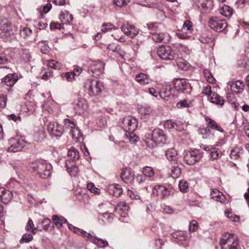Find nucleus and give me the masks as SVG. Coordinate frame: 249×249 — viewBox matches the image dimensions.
<instances>
[{
	"instance_id": "obj_1",
	"label": "nucleus",
	"mask_w": 249,
	"mask_h": 249,
	"mask_svg": "<svg viewBox=\"0 0 249 249\" xmlns=\"http://www.w3.org/2000/svg\"><path fill=\"white\" fill-rule=\"evenodd\" d=\"M146 146L150 149L156 147L158 144L164 143L166 139L164 132L160 129H155L152 133H146L143 137Z\"/></svg>"
},
{
	"instance_id": "obj_2",
	"label": "nucleus",
	"mask_w": 249,
	"mask_h": 249,
	"mask_svg": "<svg viewBox=\"0 0 249 249\" xmlns=\"http://www.w3.org/2000/svg\"><path fill=\"white\" fill-rule=\"evenodd\" d=\"M30 170L42 178H46L51 174L52 165L45 160H37L29 164Z\"/></svg>"
},
{
	"instance_id": "obj_3",
	"label": "nucleus",
	"mask_w": 249,
	"mask_h": 249,
	"mask_svg": "<svg viewBox=\"0 0 249 249\" xmlns=\"http://www.w3.org/2000/svg\"><path fill=\"white\" fill-rule=\"evenodd\" d=\"M238 244V239L236 235L228 232L225 233L219 241L221 249H237Z\"/></svg>"
},
{
	"instance_id": "obj_4",
	"label": "nucleus",
	"mask_w": 249,
	"mask_h": 249,
	"mask_svg": "<svg viewBox=\"0 0 249 249\" xmlns=\"http://www.w3.org/2000/svg\"><path fill=\"white\" fill-rule=\"evenodd\" d=\"M85 87L88 90L89 94L98 95L101 93L103 86L98 80L88 79L85 83Z\"/></svg>"
},
{
	"instance_id": "obj_5",
	"label": "nucleus",
	"mask_w": 249,
	"mask_h": 249,
	"mask_svg": "<svg viewBox=\"0 0 249 249\" xmlns=\"http://www.w3.org/2000/svg\"><path fill=\"white\" fill-rule=\"evenodd\" d=\"M158 56L162 59L171 60L176 58V54L169 46H161L157 50Z\"/></svg>"
},
{
	"instance_id": "obj_6",
	"label": "nucleus",
	"mask_w": 249,
	"mask_h": 249,
	"mask_svg": "<svg viewBox=\"0 0 249 249\" xmlns=\"http://www.w3.org/2000/svg\"><path fill=\"white\" fill-rule=\"evenodd\" d=\"M175 89L179 92L188 94L192 91L191 84L184 79H176L174 82Z\"/></svg>"
},
{
	"instance_id": "obj_7",
	"label": "nucleus",
	"mask_w": 249,
	"mask_h": 249,
	"mask_svg": "<svg viewBox=\"0 0 249 249\" xmlns=\"http://www.w3.org/2000/svg\"><path fill=\"white\" fill-rule=\"evenodd\" d=\"M211 29L216 32L223 31L227 26V23L225 19H219L216 17H212L208 22Z\"/></svg>"
},
{
	"instance_id": "obj_8",
	"label": "nucleus",
	"mask_w": 249,
	"mask_h": 249,
	"mask_svg": "<svg viewBox=\"0 0 249 249\" xmlns=\"http://www.w3.org/2000/svg\"><path fill=\"white\" fill-rule=\"evenodd\" d=\"M137 120L131 116L124 117L122 122V127L126 132H134L137 128Z\"/></svg>"
},
{
	"instance_id": "obj_9",
	"label": "nucleus",
	"mask_w": 249,
	"mask_h": 249,
	"mask_svg": "<svg viewBox=\"0 0 249 249\" xmlns=\"http://www.w3.org/2000/svg\"><path fill=\"white\" fill-rule=\"evenodd\" d=\"M201 159V155L198 151L192 150L186 152L184 155V161L188 165H193Z\"/></svg>"
},
{
	"instance_id": "obj_10",
	"label": "nucleus",
	"mask_w": 249,
	"mask_h": 249,
	"mask_svg": "<svg viewBox=\"0 0 249 249\" xmlns=\"http://www.w3.org/2000/svg\"><path fill=\"white\" fill-rule=\"evenodd\" d=\"M65 122L66 127H69L71 129V133L72 139L75 140V142H82L83 141V135L79 129L75 127L73 123L69 119L65 120Z\"/></svg>"
},
{
	"instance_id": "obj_11",
	"label": "nucleus",
	"mask_w": 249,
	"mask_h": 249,
	"mask_svg": "<svg viewBox=\"0 0 249 249\" xmlns=\"http://www.w3.org/2000/svg\"><path fill=\"white\" fill-rule=\"evenodd\" d=\"M105 65V63L102 61H94L90 64L89 70L91 71L93 77H98L103 73Z\"/></svg>"
},
{
	"instance_id": "obj_12",
	"label": "nucleus",
	"mask_w": 249,
	"mask_h": 249,
	"mask_svg": "<svg viewBox=\"0 0 249 249\" xmlns=\"http://www.w3.org/2000/svg\"><path fill=\"white\" fill-rule=\"evenodd\" d=\"M48 131L52 136L59 137L63 133V128L56 122H51L48 126Z\"/></svg>"
},
{
	"instance_id": "obj_13",
	"label": "nucleus",
	"mask_w": 249,
	"mask_h": 249,
	"mask_svg": "<svg viewBox=\"0 0 249 249\" xmlns=\"http://www.w3.org/2000/svg\"><path fill=\"white\" fill-rule=\"evenodd\" d=\"M153 193L161 199L168 198L170 196V191L163 185H156L153 190Z\"/></svg>"
},
{
	"instance_id": "obj_14",
	"label": "nucleus",
	"mask_w": 249,
	"mask_h": 249,
	"mask_svg": "<svg viewBox=\"0 0 249 249\" xmlns=\"http://www.w3.org/2000/svg\"><path fill=\"white\" fill-rule=\"evenodd\" d=\"M122 31L124 34L131 38L136 36L139 33V30L134 26L128 24H124L121 27Z\"/></svg>"
},
{
	"instance_id": "obj_15",
	"label": "nucleus",
	"mask_w": 249,
	"mask_h": 249,
	"mask_svg": "<svg viewBox=\"0 0 249 249\" xmlns=\"http://www.w3.org/2000/svg\"><path fill=\"white\" fill-rule=\"evenodd\" d=\"M120 177L124 182L129 183L134 180L135 174L130 168H125L121 173Z\"/></svg>"
},
{
	"instance_id": "obj_16",
	"label": "nucleus",
	"mask_w": 249,
	"mask_h": 249,
	"mask_svg": "<svg viewBox=\"0 0 249 249\" xmlns=\"http://www.w3.org/2000/svg\"><path fill=\"white\" fill-rule=\"evenodd\" d=\"M73 107L75 113L81 114L87 109L88 105L85 100L80 99H79L77 102L73 104Z\"/></svg>"
},
{
	"instance_id": "obj_17",
	"label": "nucleus",
	"mask_w": 249,
	"mask_h": 249,
	"mask_svg": "<svg viewBox=\"0 0 249 249\" xmlns=\"http://www.w3.org/2000/svg\"><path fill=\"white\" fill-rule=\"evenodd\" d=\"M152 38L156 42H167L170 40V36L166 33H157L151 32Z\"/></svg>"
},
{
	"instance_id": "obj_18",
	"label": "nucleus",
	"mask_w": 249,
	"mask_h": 249,
	"mask_svg": "<svg viewBox=\"0 0 249 249\" xmlns=\"http://www.w3.org/2000/svg\"><path fill=\"white\" fill-rule=\"evenodd\" d=\"M12 193L4 188H0V198L3 203H7L10 201L12 198Z\"/></svg>"
},
{
	"instance_id": "obj_19",
	"label": "nucleus",
	"mask_w": 249,
	"mask_h": 249,
	"mask_svg": "<svg viewBox=\"0 0 249 249\" xmlns=\"http://www.w3.org/2000/svg\"><path fill=\"white\" fill-rule=\"evenodd\" d=\"M230 86L232 91L236 93H240L243 91L245 85L243 81L238 80L231 82Z\"/></svg>"
},
{
	"instance_id": "obj_20",
	"label": "nucleus",
	"mask_w": 249,
	"mask_h": 249,
	"mask_svg": "<svg viewBox=\"0 0 249 249\" xmlns=\"http://www.w3.org/2000/svg\"><path fill=\"white\" fill-rule=\"evenodd\" d=\"M172 89V88L171 85L167 84L162 85L159 92L160 97L163 99L167 100V98L171 94Z\"/></svg>"
},
{
	"instance_id": "obj_21",
	"label": "nucleus",
	"mask_w": 249,
	"mask_h": 249,
	"mask_svg": "<svg viewBox=\"0 0 249 249\" xmlns=\"http://www.w3.org/2000/svg\"><path fill=\"white\" fill-rule=\"evenodd\" d=\"M167 159L175 164H178V156L177 151L174 148L168 149L165 153Z\"/></svg>"
},
{
	"instance_id": "obj_22",
	"label": "nucleus",
	"mask_w": 249,
	"mask_h": 249,
	"mask_svg": "<svg viewBox=\"0 0 249 249\" xmlns=\"http://www.w3.org/2000/svg\"><path fill=\"white\" fill-rule=\"evenodd\" d=\"M208 99L211 103L221 106H223L224 103V100L223 97L220 96L215 92H213L212 94L208 96Z\"/></svg>"
},
{
	"instance_id": "obj_23",
	"label": "nucleus",
	"mask_w": 249,
	"mask_h": 249,
	"mask_svg": "<svg viewBox=\"0 0 249 249\" xmlns=\"http://www.w3.org/2000/svg\"><path fill=\"white\" fill-rule=\"evenodd\" d=\"M88 240L90 241L92 243L95 244L97 246L100 248H105L108 246V243L106 240H103L101 238L95 237L91 234L88 239Z\"/></svg>"
},
{
	"instance_id": "obj_24",
	"label": "nucleus",
	"mask_w": 249,
	"mask_h": 249,
	"mask_svg": "<svg viewBox=\"0 0 249 249\" xmlns=\"http://www.w3.org/2000/svg\"><path fill=\"white\" fill-rule=\"evenodd\" d=\"M198 131L203 139L211 140L213 138L214 135L210 131L209 126H201Z\"/></svg>"
},
{
	"instance_id": "obj_25",
	"label": "nucleus",
	"mask_w": 249,
	"mask_h": 249,
	"mask_svg": "<svg viewBox=\"0 0 249 249\" xmlns=\"http://www.w3.org/2000/svg\"><path fill=\"white\" fill-rule=\"evenodd\" d=\"M108 190L110 194L116 197L119 196L123 193L121 186L119 184H110L108 186Z\"/></svg>"
},
{
	"instance_id": "obj_26",
	"label": "nucleus",
	"mask_w": 249,
	"mask_h": 249,
	"mask_svg": "<svg viewBox=\"0 0 249 249\" xmlns=\"http://www.w3.org/2000/svg\"><path fill=\"white\" fill-rule=\"evenodd\" d=\"M59 19L63 24H68L72 20L73 17L71 15L69 14L67 11H61L59 16Z\"/></svg>"
},
{
	"instance_id": "obj_27",
	"label": "nucleus",
	"mask_w": 249,
	"mask_h": 249,
	"mask_svg": "<svg viewBox=\"0 0 249 249\" xmlns=\"http://www.w3.org/2000/svg\"><path fill=\"white\" fill-rule=\"evenodd\" d=\"M73 161H66V165L67 167V170L68 172L71 175V176H75L78 172V169L77 167L73 165Z\"/></svg>"
},
{
	"instance_id": "obj_28",
	"label": "nucleus",
	"mask_w": 249,
	"mask_h": 249,
	"mask_svg": "<svg viewBox=\"0 0 249 249\" xmlns=\"http://www.w3.org/2000/svg\"><path fill=\"white\" fill-rule=\"evenodd\" d=\"M135 80L140 84L142 85L148 84L150 81L148 76L143 73L136 75Z\"/></svg>"
},
{
	"instance_id": "obj_29",
	"label": "nucleus",
	"mask_w": 249,
	"mask_h": 249,
	"mask_svg": "<svg viewBox=\"0 0 249 249\" xmlns=\"http://www.w3.org/2000/svg\"><path fill=\"white\" fill-rule=\"evenodd\" d=\"M52 220L57 228H61L64 224L67 223V220L63 217H59L57 215L53 216Z\"/></svg>"
},
{
	"instance_id": "obj_30",
	"label": "nucleus",
	"mask_w": 249,
	"mask_h": 249,
	"mask_svg": "<svg viewBox=\"0 0 249 249\" xmlns=\"http://www.w3.org/2000/svg\"><path fill=\"white\" fill-rule=\"evenodd\" d=\"M3 82L9 87H13L16 83V77L14 74H9L3 79Z\"/></svg>"
},
{
	"instance_id": "obj_31",
	"label": "nucleus",
	"mask_w": 249,
	"mask_h": 249,
	"mask_svg": "<svg viewBox=\"0 0 249 249\" xmlns=\"http://www.w3.org/2000/svg\"><path fill=\"white\" fill-rule=\"evenodd\" d=\"M46 132L44 128L39 129L35 134L34 139L36 142H41L46 138Z\"/></svg>"
},
{
	"instance_id": "obj_32",
	"label": "nucleus",
	"mask_w": 249,
	"mask_h": 249,
	"mask_svg": "<svg viewBox=\"0 0 249 249\" xmlns=\"http://www.w3.org/2000/svg\"><path fill=\"white\" fill-rule=\"evenodd\" d=\"M47 65L54 70H60L63 67L60 62L53 59L47 61Z\"/></svg>"
},
{
	"instance_id": "obj_33",
	"label": "nucleus",
	"mask_w": 249,
	"mask_h": 249,
	"mask_svg": "<svg viewBox=\"0 0 249 249\" xmlns=\"http://www.w3.org/2000/svg\"><path fill=\"white\" fill-rule=\"evenodd\" d=\"M16 149V140L14 138H11L8 140L7 151L9 153H14Z\"/></svg>"
},
{
	"instance_id": "obj_34",
	"label": "nucleus",
	"mask_w": 249,
	"mask_h": 249,
	"mask_svg": "<svg viewBox=\"0 0 249 249\" xmlns=\"http://www.w3.org/2000/svg\"><path fill=\"white\" fill-rule=\"evenodd\" d=\"M142 116L145 118L149 117L150 116L153 115V111L150 107H142L140 110Z\"/></svg>"
},
{
	"instance_id": "obj_35",
	"label": "nucleus",
	"mask_w": 249,
	"mask_h": 249,
	"mask_svg": "<svg viewBox=\"0 0 249 249\" xmlns=\"http://www.w3.org/2000/svg\"><path fill=\"white\" fill-rule=\"evenodd\" d=\"M68 155L73 160H78L79 158L78 151L73 147H71L68 152Z\"/></svg>"
},
{
	"instance_id": "obj_36",
	"label": "nucleus",
	"mask_w": 249,
	"mask_h": 249,
	"mask_svg": "<svg viewBox=\"0 0 249 249\" xmlns=\"http://www.w3.org/2000/svg\"><path fill=\"white\" fill-rule=\"evenodd\" d=\"M20 58L25 61H28L31 58V55L27 49H23L19 53Z\"/></svg>"
},
{
	"instance_id": "obj_37",
	"label": "nucleus",
	"mask_w": 249,
	"mask_h": 249,
	"mask_svg": "<svg viewBox=\"0 0 249 249\" xmlns=\"http://www.w3.org/2000/svg\"><path fill=\"white\" fill-rule=\"evenodd\" d=\"M200 6L202 8V11L204 13H209L212 9V3L211 1L203 2L201 3Z\"/></svg>"
},
{
	"instance_id": "obj_38",
	"label": "nucleus",
	"mask_w": 249,
	"mask_h": 249,
	"mask_svg": "<svg viewBox=\"0 0 249 249\" xmlns=\"http://www.w3.org/2000/svg\"><path fill=\"white\" fill-rule=\"evenodd\" d=\"M0 30L3 33H8L11 30L10 24L7 21H0Z\"/></svg>"
},
{
	"instance_id": "obj_39",
	"label": "nucleus",
	"mask_w": 249,
	"mask_h": 249,
	"mask_svg": "<svg viewBox=\"0 0 249 249\" xmlns=\"http://www.w3.org/2000/svg\"><path fill=\"white\" fill-rule=\"evenodd\" d=\"M76 75L74 71L67 72L61 74V76L68 82H71Z\"/></svg>"
},
{
	"instance_id": "obj_40",
	"label": "nucleus",
	"mask_w": 249,
	"mask_h": 249,
	"mask_svg": "<svg viewBox=\"0 0 249 249\" xmlns=\"http://www.w3.org/2000/svg\"><path fill=\"white\" fill-rule=\"evenodd\" d=\"M177 65L181 70L186 71L189 68L188 63L184 59L179 58L177 61Z\"/></svg>"
},
{
	"instance_id": "obj_41",
	"label": "nucleus",
	"mask_w": 249,
	"mask_h": 249,
	"mask_svg": "<svg viewBox=\"0 0 249 249\" xmlns=\"http://www.w3.org/2000/svg\"><path fill=\"white\" fill-rule=\"evenodd\" d=\"M181 169L178 166H174L171 169V176L173 178H178L181 175Z\"/></svg>"
},
{
	"instance_id": "obj_42",
	"label": "nucleus",
	"mask_w": 249,
	"mask_h": 249,
	"mask_svg": "<svg viewBox=\"0 0 249 249\" xmlns=\"http://www.w3.org/2000/svg\"><path fill=\"white\" fill-rule=\"evenodd\" d=\"M33 239V236L31 234L25 233L19 240V243L20 244L28 243L32 241Z\"/></svg>"
},
{
	"instance_id": "obj_43",
	"label": "nucleus",
	"mask_w": 249,
	"mask_h": 249,
	"mask_svg": "<svg viewBox=\"0 0 249 249\" xmlns=\"http://www.w3.org/2000/svg\"><path fill=\"white\" fill-rule=\"evenodd\" d=\"M37 228L38 227H34L33 221L31 219H30L27 222L26 230L28 231H31L32 233L34 234H36V233Z\"/></svg>"
},
{
	"instance_id": "obj_44",
	"label": "nucleus",
	"mask_w": 249,
	"mask_h": 249,
	"mask_svg": "<svg viewBox=\"0 0 249 249\" xmlns=\"http://www.w3.org/2000/svg\"><path fill=\"white\" fill-rule=\"evenodd\" d=\"M25 141L21 137L17 138V151H21L25 146Z\"/></svg>"
},
{
	"instance_id": "obj_45",
	"label": "nucleus",
	"mask_w": 249,
	"mask_h": 249,
	"mask_svg": "<svg viewBox=\"0 0 249 249\" xmlns=\"http://www.w3.org/2000/svg\"><path fill=\"white\" fill-rule=\"evenodd\" d=\"M52 76V71L48 69V70H43L41 71L40 73V77L44 80H47L49 77Z\"/></svg>"
},
{
	"instance_id": "obj_46",
	"label": "nucleus",
	"mask_w": 249,
	"mask_h": 249,
	"mask_svg": "<svg viewBox=\"0 0 249 249\" xmlns=\"http://www.w3.org/2000/svg\"><path fill=\"white\" fill-rule=\"evenodd\" d=\"M143 174L148 177H152L154 175V172L153 169L148 166L145 167L142 170Z\"/></svg>"
},
{
	"instance_id": "obj_47",
	"label": "nucleus",
	"mask_w": 249,
	"mask_h": 249,
	"mask_svg": "<svg viewBox=\"0 0 249 249\" xmlns=\"http://www.w3.org/2000/svg\"><path fill=\"white\" fill-rule=\"evenodd\" d=\"M178 187L181 192H187L188 191V184L186 180H180L178 183Z\"/></svg>"
},
{
	"instance_id": "obj_48",
	"label": "nucleus",
	"mask_w": 249,
	"mask_h": 249,
	"mask_svg": "<svg viewBox=\"0 0 249 249\" xmlns=\"http://www.w3.org/2000/svg\"><path fill=\"white\" fill-rule=\"evenodd\" d=\"M222 14L226 17H230L232 15V9L228 5H225L223 7Z\"/></svg>"
},
{
	"instance_id": "obj_49",
	"label": "nucleus",
	"mask_w": 249,
	"mask_h": 249,
	"mask_svg": "<svg viewBox=\"0 0 249 249\" xmlns=\"http://www.w3.org/2000/svg\"><path fill=\"white\" fill-rule=\"evenodd\" d=\"M128 133L126 134V137L129 140L130 142L132 143H135L138 140V137L137 136L134 132H127Z\"/></svg>"
},
{
	"instance_id": "obj_50",
	"label": "nucleus",
	"mask_w": 249,
	"mask_h": 249,
	"mask_svg": "<svg viewBox=\"0 0 249 249\" xmlns=\"http://www.w3.org/2000/svg\"><path fill=\"white\" fill-rule=\"evenodd\" d=\"M112 29H116L117 28L110 23H104L102 26L101 30L103 33H106L108 31Z\"/></svg>"
},
{
	"instance_id": "obj_51",
	"label": "nucleus",
	"mask_w": 249,
	"mask_h": 249,
	"mask_svg": "<svg viewBox=\"0 0 249 249\" xmlns=\"http://www.w3.org/2000/svg\"><path fill=\"white\" fill-rule=\"evenodd\" d=\"M204 74L206 79L208 82L211 83L214 82L215 80L209 70H205L204 71Z\"/></svg>"
},
{
	"instance_id": "obj_52",
	"label": "nucleus",
	"mask_w": 249,
	"mask_h": 249,
	"mask_svg": "<svg viewBox=\"0 0 249 249\" xmlns=\"http://www.w3.org/2000/svg\"><path fill=\"white\" fill-rule=\"evenodd\" d=\"M32 34V31L28 28H24L20 31V35L23 38L30 36Z\"/></svg>"
},
{
	"instance_id": "obj_53",
	"label": "nucleus",
	"mask_w": 249,
	"mask_h": 249,
	"mask_svg": "<svg viewBox=\"0 0 249 249\" xmlns=\"http://www.w3.org/2000/svg\"><path fill=\"white\" fill-rule=\"evenodd\" d=\"M74 232L81 235L83 237L87 238V240H88L90 234V233L87 232L86 231L77 227L76 228L75 230L74 231Z\"/></svg>"
},
{
	"instance_id": "obj_54",
	"label": "nucleus",
	"mask_w": 249,
	"mask_h": 249,
	"mask_svg": "<svg viewBox=\"0 0 249 249\" xmlns=\"http://www.w3.org/2000/svg\"><path fill=\"white\" fill-rule=\"evenodd\" d=\"M240 151L238 148H235L231 151L230 157L232 159L236 160L239 157Z\"/></svg>"
},
{
	"instance_id": "obj_55",
	"label": "nucleus",
	"mask_w": 249,
	"mask_h": 249,
	"mask_svg": "<svg viewBox=\"0 0 249 249\" xmlns=\"http://www.w3.org/2000/svg\"><path fill=\"white\" fill-rule=\"evenodd\" d=\"M51 221L49 218L44 219L41 222L42 229L45 231H47L50 226Z\"/></svg>"
},
{
	"instance_id": "obj_56",
	"label": "nucleus",
	"mask_w": 249,
	"mask_h": 249,
	"mask_svg": "<svg viewBox=\"0 0 249 249\" xmlns=\"http://www.w3.org/2000/svg\"><path fill=\"white\" fill-rule=\"evenodd\" d=\"M177 107L178 108H182L183 107H189V103L187 100H182L177 104Z\"/></svg>"
},
{
	"instance_id": "obj_57",
	"label": "nucleus",
	"mask_w": 249,
	"mask_h": 249,
	"mask_svg": "<svg viewBox=\"0 0 249 249\" xmlns=\"http://www.w3.org/2000/svg\"><path fill=\"white\" fill-rule=\"evenodd\" d=\"M87 188L91 192L94 194H98L100 192L99 189L97 188H96L94 185L92 183H89L88 184Z\"/></svg>"
},
{
	"instance_id": "obj_58",
	"label": "nucleus",
	"mask_w": 249,
	"mask_h": 249,
	"mask_svg": "<svg viewBox=\"0 0 249 249\" xmlns=\"http://www.w3.org/2000/svg\"><path fill=\"white\" fill-rule=\"evenodd\" d=\"M221 192L217 189H214L211 193L210 196L211 198L214 200H218V196L221 194Z\"/></svg>"
},
{
	"instance_id": "obj_59",
	"label": "nucleus",
	"mask_w": 249,
	"mask_h": 249,
	"mask_svg": "<svg viewBox=\"0 0 249 249\" xmlns=\"http://www.w3.org/2000/svg\"><path fill=\"white\" fill-rule=\"evenodd\" d=\"M198 228V223L195 220H192L189 225V231L191 232H194L196 231Z\"/></svg>"
},
{
	"instance_id": "obj_60",
	"label": "nucleus",
	"mask_w": 249,
	"mask_h": 249,
	"mask_svg": "<svg viewBox=\"0 0 249 249\" xmlns=\"http://www.w3.org/2000/svg\"><path fill=\"white\" fill-rule=\"evenodd\" d=\"M129 2V0H113L114 3L118 6H125Z\"/></svg>"
},
{
	"instance_id": "obj_61",
	"label": "nucleus",
	"mask_w": 249,
	"mask_h": 249,
	"mask_svg": "<svg viewBox=\"0 0 249 249\" xmlns=\"http://www.w3.org/2000/svg\"><path fill=\"white\" fill-rule=\"evenodd\" d=\"M6 103V97L4 94H0V107L3 108L5 107Z\"/></svg>"
},
{
	"instance_id": "obj_62",
	"label": "nucleus",
	"mask_w": 249,
	"mask_h": 249,
	"mask_svg": "<svg viewBox=\"0 0 249 249\" xmlns=\"http://www.w3.org/2000/svg\"><path fill=\"white\" fill-rule=\"evenodd\" d=\"M174 128L177 130L181 131L183 129V124L178 121L174 122Z\"/></svg>"
},
{
	"instance_id": "obj_63",
	"label": "nucleus",
	"mask_w": 249,
	"mask_h": 249,
	"mask_svg": "<svg viewBox=\"0 0 249 249\" xmlns=\"http://www.w3.org/2000/svg\"><path fill=\"white\" fill-rule=\"evenodd\" d=\"M213 150L211 152V157L213 160H217L219 157L220 151L216 148Z\"/></svg>"
},
{
	"instance_id": "obj_64",
	"label": "nucleus",
	"mask_w": 249,
	"mask_h": 249,
	"mask_svg": "<svg viewBox=\"0 0 249 249\" xmlns=\"http://www.w3.org/2000/svg\"><path fill=\"white\" fill-rule=\"evenodd\" d=\"M164 126L168 129L174 128V122L172 120H166L164 123Z\"/></svg>"
}]
</instances>
